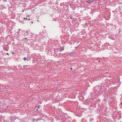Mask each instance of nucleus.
I'll use <instances>...</instances> for the list:
<instances>
[{
    "mask_svg": "<svg viewBox=\"0 0 122 122\" xmlns=\"http://www.w3.org/2000/svg\"><path fill=\"white\" fill-rule=\"evenodd\" d=\"M93 1H94L93 0H89L88 1H86V3H91Z\"/></svg>",
    "mask_w": 122,
    "mask_h": 122,
    "instance_id": "obj_1",
    "label": "nucleus"
},
{
    "mask_svg": "<svg viewBox=\"0 0 122 122\" xmlns=\"http://www.w3.org/2000/svg\"><path fill=\"white\" fill-rule=\"evenodd\" d=\"M64 50V47H63L62 46L61 47L60 50H59V51L60 52Z\"/></svg>",
    "mask_w": 122,
    "mask_h": 122,
    "instance_id": "obj_2",
    "label": "nucleus"
},
{
    "mask_svg": "<svg viewBox=\"0 0 122 122\" xmlns=\"http://www.w3.org/2000/svg\"><path fill=\"white\" fill-rule=\"evenodd\" d=\"M96 88H98V89H99V90H98V91H100V89H101V87H99V86H97L96 87Z\"/></svg>",
    "mask_w": 122,
    "mask_h": 122,
    "instance_id": "obj_3",
    "label": "nucleus"
},
{
    "mask_svg": "<svg viewBox=\"0 0 122 122\" xmlns=\"http://www.w3.org/2000/svg\"><path fill=\"white\" fill-rule=\"evenodd\" d=\"M23 59L25 61L26 59V58L25 57H24V58H23Z\"/></svg>",
    "mask_w": 122,
    "mask_h": 122,
    "instance_id": "obj_4",
    "label": "nucleus"
},
{
    "mask_svg": "<svg viewBox=\"0 0 122 122\" xmlns=\"http://www.w3.org/2000/svg\"><path fill=\"white\" fill-rule=\"evenodd\" d=\"M40 105H38L37 106V107H38V109L39 108H40Z\"/></svg>",
    "mask_w": 122,
    "mask_h": 122,
    "instance_id": "obj_5",
    "label": "nucleus"
},
{
    "mask_svg": "<svg viewBox=\"0 0 122 122\" xmlns=\"http://www.w3.org/2000/svg\"><path fill=\"white\" fill-rule=\"evenodd\" d=\"M25 66H28V65H25V66L24 65L23 66V67H25Z\"/></svg>",
    "mask_w": 122,
    "mask_h": 122,
    "instance_id": "obj_6",
    "label": "nucleus"
},
{
    "mask_svg": "<svg viewBox=\"0 0 122 122\" xmlns=\"http://www.w3.org/2000/svg\"><path fill=\"white\" fill-rule=\"evenodd\" d=\"M85 24L86 25H87V23H85Z\"/></svg>",
    "mask_w": 122,
    "mask_h": 122,
    "instance_id": "obj_7",
    "label": "nucleus"
},
{
    "mask_svg": "<svg viewBox=\"0 0 122 122\" xmlns=\"http://www.w3.org/2000/svg\"><path fill=\"white\" fill-rule=\"evenodd\" d=\"M24 19H25L26 20H27V18L25 19V18H24Z\"/></svg>",
    "mask_w": 122,
    "mask_h": 122,
    "instance_id": "obj_8",
    "label": "nucleus"
},
{
    "mask_svg": "<svg viewBox=\"0 0 122 122\" xmlns=\"http://www.w3.org/2000/svg\"><path fill=\"white\" fill-rule=\"evenodd\" d=\"M70 70H72V68H70Z\"/></svg>",
    "mask_w": 122,
    "mask_h": 122,
    "instance_id": "obj_9",
    "label": "nucleus"
},
{
    "mask_svg": "<svg viewBox=\"0 0 122 122\" xmlns=\"http://www.w3.org/2000/svg\"><path fill=\"white\" fill-rule=\"evenodd\" d=\"M72 17H70V19H72Z\"/></svg>",
    "mask_w": 122,
    "mask_h": 122,
    "instance_id": "obj_10",
    "label": "nucleus"
},
{
    "mask_svg": "<svg viewBox=\"0 0 122 122\" xmlns=\"http://www.w3.org/2000/svg\"><path fill=\"white\" fill-rule=\"evenodd\" d=\"M18 33H19V31H18L17 32Z\"/></svg>",
    "mask_w": 122,
    "mask_h": 122,
    "instance_id": "obj_11",
    "label": "nucleus"
},
{
    "mask_svg": "<svg viewBox=\"0 0 122 122\" xmlns=\"http://www.w3.org/2000/svg\"><path fill=\"white\" fill-rule=\"evenodd\" d=\"M38 109H37L36 110V111H37L38 110Z\"/></svg>",
    "mask_w": 122,
    "mask_h": 122,
    "instance_id": "obj_12",
    "label": "nucleus"
},
{
    "mask_svg": "<svg viewBox=\"0 0 122 122\" xmlns=\"http://www.w3.org/2000/svg\"><path fill=\"white\" fill-rule=\"evenodd\" d=\"M26 33H28V31H26Z\"/></svg>",
    "mask_w": 122,
    "mask_h": 122,
    "instance_id": "obj_13",
    "label": "nucleus"
},
{
    "mask_svg": "<svg viewBox=\"0 0 122 122\" xmlns=\"http://www.w3.org/2000/svg\"><path fill=\"white\" fill-rule=\"evenodd\" d=\"M31 23H32V24L33 23V22H32Z\"/></svg>",
    "mask_w": 122,
    "mask_h": 122,
    "instance_id": "obj_14",
    "label": "nucleus"
},
{
    "mask_svg": "<svg viewBox=\"0 0 122 122\" xmlns=\"http://www.w3.org/2000/svg\"><path fill=\"white\" fill-rule=\"evenodd\" d=\"M30 20V19H28V20Z\"/></svg>",
    "mask_w": 122,
    "mask_h": 122,
    "instance_id": "obj_15",
    "label": "nucleus"
},
{
    "mask_svg": "<svg viewBox=\"0 0 122 122\" xmlns=\"http://www.w3.org/2000/svg\"><path fill=\"white\" fill-rule=\"evenodd\" d=\"M18 30H20V29H19Z\"/></svg>",
    "mask_w": 122,
    "mask_h": 122,
    "instance_id": "obj_16",
    "label": "nucleus"
},
{
    "mask_svg": "<svg viewBox=\"0 0 122 122\" xmlns=\"http://www.w3.org/2000/svg\"><path fill=\"white\" fill-rule=\"evenodd\" d=\"M98 62H100V61L99 60V61H98Z\"/></svg>",
    "mask_w": 122,
    "mask_h": 122,
    "instance_id": "obj_17",
    "label": "nucleus"
},
{
    "mask_svg": "<svg viewBox=\"0 0 122 122\" xmlns=\"http://www.w3.org/2000/svg\"><path fill=\"white\" fill-rule=\"evenodd\" d=\"M121 105H122V103H121Z\"/></svg>",
    "mask_w": 122,
    "mask_h": 122,
    "instance_id": "obj_18",
    "label": "nucleus"
},
{
    "mask_svg": "<svg viewBox=\"0 0 122 122\" xmlns=\"http://www.w3.org/2000/svg\"><path fill=\"white\" fill-rule=\"evenodd\" d=\"M37 21H39V20H37Z\"/></svg>",
    "mask_w": 122,
    "mask_h": 122,
    "instance_id": "obj_19",
    "label": "nucleus"
},
{
    "mask_svg": "<svg viewBox=\"0 0 122 122\" xmlns=\"http://www.w3.org/2000/svg\"><path fill=\"white\" fill-rule=\"evenodd\" d=\"M10 122H12V121H10Z\"/></svg>",
    "mask_w": 122,
    "mask_h": 122,
    "instance_id": "obj_20",
    "label": "nucleus"
},
{
    "mask_svg": "<svg viewBox=\"0 0 122 122\" xmlns=\"http://www.w3.org/2000/svg\"><path fill=\"white\" fill-rule=\"evenodd\" d=\"M25 38V39H26V38Z\"/></svg>",
    "mask_w": 122,
    "mask_h": 122,
    "instance_id": "obj_21",
    "label": "nucleus"
},
{
    "mask_svg": "<svg viewBox=\"0 0 122 122\" xmlns=\"http://www.w3.org/2000/svg\"><path fill=\"white\" fill-rule=\"evenodd\" d=\"M23 11H22V12H23Z\"/></svg>",
    "mask_w": 122,
    "mask_h": 122,
    "instance_id": "obj_22",
    "label": "nucleus"
}]
</instances>
